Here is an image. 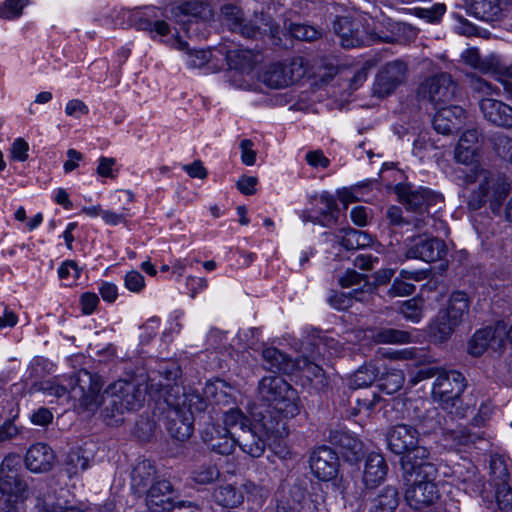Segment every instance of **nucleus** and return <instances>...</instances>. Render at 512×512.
I'll return each mask as SVG.
<instances>
[{"mask_svg":"<svg viewBox=\"0 0 512 512\" xmlns=\"http://www.w3.org/2000/svg\"><path fill=\"white\" fill-rule=\"evenodd\" d=\"M103 383L96 375L80 371L71 397L88 412H95L102 405L101 416L108 425H119L126 412L139 410L145 401L146 385L129 380H118L100 394Z\"/></svg>","mask_w":512,"mask_h":512,"instance_id":"1","label":"nucleus"},{"mask_svg":"<svg viewBox=\"0 0 512 512\" xmlns=\"http://www.w3.org/2000/svg\"><path fill=\"white\" fill-rule=\"evenodd\" d=\"M459 179L469 190L467 204L471 210H478L488 204L493 214H500L502 204L510 192V183L504 176L476 165L469 171H461Z\"/></svg>","mask_w":512,"mask_h":512,"instance_id":"2","label":"nucleus"},{"mask_svg":"<svg viewBox=\"0 0 512 512\" xmlns=\"http://www.w3.org/2000/svg\"><path fill=\"white\" fill-rule=\"evenodd\" d=\"M251 416V424L235 435V448L238 446L243 453L259 458L265 452L268 438H281L287 434L286 422L261 410H252Z\"/></svg>","mask_w":512,"mask_h":512,"instance_id":"3","label":"nucleus"},{"mask_svg":"<svg viewBox=\"0 0 512 512\" xmlns=\"http://www.w3.org/2000/svg\"><path fill=\"white\" fill-rule=\"evenodd\" d=\"M258 398L267 404L266 408L256 407L265 414L271 412L283 421L293 418L300 413L297 391L281 376L270 375L263 377L258 383Z\"/></svg>","mask_w":512,"mask_h":512,"instance_id":"4","label":"nucleus"},{"mask_svg":"<svg viewBox=\"0 0 512 512\" xmlns=\"http://www.w3.org/2000/svg\"><path fill=\"white\" fill-rule=\"evenodd\" d=\"M405 478L408 488L405 492L407 504L420 510L435 503L439 498V491L434 480L437 469L433 463H420L412 465L411 471L404 465Z\"/></svg>","mask_w":512,"mask_h":512,"instance_id":"5","label":"nucleus"},{"mask_svg":"<svg viewBox=\"0 0 512 512\" xmlns=\"http://www.w3.org/2000/svg\"><path fill=\"white\" fill-rule=\"evenodd\" d=\"M176 23L190 38H204L207 23L214 17L212 7L203 1H188L180 4L175 12Z\"/></svg>","mask_w":512,"mask_h":512,"instance_id":"6","label":"nucleus"},{"mask_svg":"<svg viewBox=\"0 0 512 512\" xmlns=\"http://www.w3.org/2000/svg\"><path fill=\"white\" fill-rule=\"evenodd\" d=\"M398 195L407 210L417 212L420 215V217L412 220L416 229H423L429 225L430 221H433L428 209L441 200L439 195L425 188L414 190L411 188H399Z\"/></svg>","mask_w":512,"mask_h":512,"instance_id":"7","label":"nucleus"},{"mask_svg":"<svg viewBox=\"0 0 512 512\" xmlns=\"http://www.w3.org/2000/svg\"><path fill=\"white\" fill-rule=\"evenodd\" d=\"M465 388V377L462 373L442 368L433 383L432 396L447 409L456 406Z\"/></svg>","mask_w":512,"mask_h":512,"instance_id":"8","label":"nucleus"},{"mask_svg":"<svg viewBox=\"0 0 512 512\" xmlns=\"http://www.w3.org/2000/svg\"><path fill=\"white\" fill-rule=\"evenodd\" d=\"M305 73L304 61L301 57H297L288 63L278 62L267 66L261 80L270 88L280 89L300 80Z\"/></svg>","mask_w":512,"mask_h":512,"instance_id":"9","label":"nucleus"},{"mask_svg":"<svg viewBox=\"0 0 512 512\" xmlns=\"http://www.w3.org/2000/svg\"><path fill=\"white\" fill-rule=\"evenodd\" d=\"M200 438L207 448L220 455H230L235 451V435L208 416L200 428Z\"/></svg>","mask_w":512,"mask_h":512,"instance_id":"10","label":"nucleus"},{"mask_svg":"<svg viewBox=\"0 0 512 512\" xmlns=\"http://www.w3.org/2000/svg\"><path fill=\"white\" fill-rule=\"evenodd\" d=\"M457 86L447 73H440L426 79L419 87L418 94L428 100L437 108L438 105L448 103L456 94Z\"/></svg>","mask_w":512,"mask_h":512,"instance_id":"11","label":"nucleus"},{"mask_svg":"<svg viewBox=\"0 0 512 512\" xmlns=\"http://www.w3.org/2000/svg\"><path fill=\"white\" fill-rule=\"evenodd\" d=\"M407 67L404 62L395 60L387 63L377 74L373 92L379 97L393 93L406 77Z\"/></svg>","mask_w":512,"mask_h":512,"instance_id":"12","label":"nucleus"},{"mask_svg":"<svg viewBox=\"0 0 512 512\" xmlns=\"http://www.w3.org/2000/svg\"><path fill=\"white\" fill-rule=\"evenodd\" d=\"M0 492L7 497L6 506L1 512H17L16 503L23 502L32 495V489L22 475L7 474L0 478Z\"/></svg>","mask_w":512,"mask_h":512,"instance_id":"13","label":"nucleus"},{"mask_svg":"<svg viewBox=\"0 0 512 512\" xmlns=\"http://www.w3.org/2000/svg\"><path fill=\"white\" fill-rule=\"evenodd\" d=\"M447 254L445 242L439 238L418 236L406 250V257L420 259L425 262H434L443 259Z\"/></svg>","mask_w":512,"mask_h":512,"instance_id":"14","label":"nucleus"},{"mask_svg":"<svg viewBox=\"0 0 512 512\" xmlns=\"http://www.w3.org/2000/svg\"><path fill=\"white\" fill-rule=\"evenodd\" d=\"M338 459L336 453L328 447H319L310 456L312 473L322 481H329L337 474Z\"/></svg>","mask_w":512,"mask_h":512,"instance_id":"15","label":"nucleus"},{"mask_svg":"<svg viewBox=\"0 0 512 512\" xmlns=\"http://www.w3.org/2000/svg\"><path fill=\"white\" fill-rule=\"evenodd\" d=\"M173 487L168 480H156L144 494L151 512H169L172 508Z\"/></svg>","mask_w":512,"mask_h":512,"instance_id":"16","label":"nucleus"},{"mask_svg":"<svg viewBox=\"0 0 512 512\" xmlns=\"http://www.w3.org/2000/svg\"><path fill=\"white\" fill-rule=\"evenodd\" d=\"M465 119V110L458 105L437 108L433 117V127L439 134L449 135L457 131Z\"/></svg>","mask_w":512,"mask_h":512,"instance_id":"17","label":"nucleus"},{"mask_svg":"<svg viewBox=\"0 0 512 512\" xmlns=\"http://www.w3.org/2000/svg\"><path fill=\"white\" fill-rule=\"evenodd\" d=\"M54 451L45 443L31 445L24 458L26 468L32 473H45L50 471L55 463Z\"/></svg>","mask_w":512,"mask_h":512,"instance_id":"18","label":"nucleus"},{"mask_svg":"<svg viewBox=\"0 0 512 512\" xmlns=\"http://www.w3.org/2000/svg\"><path fill=\"white\" fill-rule=\"evenodd\" d=\"M418 440L419 432L414 427L406 424L394 426L387 436L389 449L397 455L405 454L415 448Z\"/></svg>","mask_w":512,"mask_h":512,"instance_id":"19","label":"nucleus"},{"mask_svg":"<svg viewBox=\"0 0 512 512\" xmlns=\"http://www.w3.org/2000/svg\"><path fill=\"white\" fill-rule=\"evenodd\" d=\"M484 118L492 124L512 128V107L502 101L484 97L479 101Z\"/></svg>","mask_w":512,"mask_h":512,"instance_id":"20","label":"nucleus"},{"mask_svg":"<svg viewBox=\"0 0 512 512\" xmlns=\"http://www.w3.org/2000/svg\"><path fill=\"white\" fill-rule=\"evenodd\" d=\"M194 418L191 413H186L180 407H170L167 415V430L170 435L179 440L185 441L193 433Z\"/></svg>","mask_w":512,"mask_h":512,"instance_id":"21","label":"nucleus"},{"mask_svg":"<svg viewBox=\"0 0 512 512\" xmlns=\"http://www.w3.org/2000/svg\"><path fill=\"white\" fill-rule=\"evenodd\" d=\"M333 27L344 48L359 47L365 43V36L360 30V24L349 17H339Z\"/></svg>","mask_w":512,"mask_h":512,"instance_id":"22","label":"nucleus"},{"mask_svg":"<svg viewBox=\"0 0 512 512\" xmlns=\"http://www.w3.org/2000/svg\"><path fill=\"white\" fill-rule=\"evenodd\" d=\"M156 467L151 460L145 458L137 459L131 471V489L139 496H142L148 486L155 482Z\"/></svg>","mask_w":512,"mask_h":512,"instance_id":"23","label":"nucleus"},{"mask_svg":"<svg viewBox=\"0 0 512 512\" xmlns=\"http://www.w3.org/2000/svg\"><path fill=\"white\" fill-rule=\"evenodd\" d=\"M160 9L155 6H146L145 12L139 14L136 19L135 25L139 30L151 33L154 39L155 35L165 37L170 33V26L165 20L158 19L162 16Z\"/></svg>","mask_w":512,"mask_h":512,"instance_id":"24","label":"nucleus"},{"mask_svg":"<svg viewBox=\"0 0 512 512\" xmlns=\"http://www.w3.org/2000/svg\"><path fill=\"white\" fill-rule=\"evenodd\" d=\"M204 396L211 405L227 407L235 404L234 388L224 380L216 379L206 383Z\"/></svg>","mask_w":512,"mask_h":512,"instance_id":"25","label":"nucleus"},{"mask_svg":"<svg viewBox=\"0 0 512 512\" xmlns=\"http://www.w3.org/2000/svg\"><path fill=\"white\" fill-rule=\"evenodd\" d=\"M387 474V464L379 453H370L365 461L363 482L368 489L377 487Z\"/></svg>","mask_w":512,"mask_h":512,"instance_id":"26","label":"nucleus"},{"mask_svg":"<svg viewBox=\"0 0 512 512\" xmlns=\"http://www.w3.org/2000/svg\"><path fill=\"white\" fill-rule=\"evenodd\" d=\"M332 441L339 447L343 459L351 464L357 463L363 456V444L347 432H337Z\"/></svg>","mask_w":512,"mask_h":512,"instance_id":"27","label":"nucleus"},{"mask_svg":"<svg viewBox=\"0 0 512 512\" xmlns=\"http://www.w3.org/2000/svg\"><path fill=\"white\" fill-rule=\"evenodd\" d=\"M212 498L216 504L223 508H237L244 501L242 489L233 483L218 485L212 493Z\"/></svg>","mask_w":512,"mask_h":512,"instance_id":"28","label":"nucleus"},{"mask_svg":"<svg viewBox=\"0 0 512 512\" xmlns=\"http://www.w3.org/2000/svg\"><path fill=\"white\" fill-rule=\"evenodd\" d=\"M165 393L168 394L166 402L170 407L176 408L178 406L186 413H191L193 418L195 413L205 411L208 405L206 397H202L196 391L183 393L182 397L175 400L171 399L168 392Z\"/></svg>","mask_w":512,"mask_h":512,"instance_id":"29","label":"nucleus"},{"mask_svg":"<svg viewBox=\"0 0 512 512\" xmlns=\"http://www.w3.org/2000/svg\"><path fill=\"white\" fill-rule=\"evenodd\" d=\"M458 326L448 314L440 310L429 324V335L434 342L442 343L450 339Z\"/></svg>","mask_w":512,"mask_h":512,"instance_id":"30","label":"nucleus"},{"mask_svg":"<svg viewBox=\"0 0 512 512\" xmlns=\"http://www.w3.org/2000/svg\"><path fill=\"white\" fill-rule=\"evenodd\" d=\"M295 366L317 389H323L328 385V378L319 363L302 356L296 359Z\"/></svg>","mask_w":512,"mask_h":512,"instance_id":"31","label":"nucleus"},{"mask_svg":"<svg viewBox=\"0 0 512 512\" xmlns=\"http://www.w3.org/2000/svg\"><path fill=\"white\" fill-rule=\"evenodd\" d=\"M376 343L382 344H408L416 342V336L409 331L394 328H380L374 330L371 335Z\"/></svg>","mask_w":512,"mask_h":512,"instance_id":"32","label":"nucleus"},{"mask_svg":"<svg viewBox=\"0 0 512 512\" xmlns=\"http://www.w3.org/2000/svg\"><path fill=\"white\" fill-rule=\"evenodd\" d=\"M336 238L340 245L347 250L366 248L372 243L370 235L353 228H343L339 230Z\"/></svg>","mask_w":512,"mask_h":512,"instance_id":"33","label":"nucleus"},{"mask_svg":"<svg viewBox=\"0 0 512 512\" xmlns=\"http://www.w3.org/2000/svg\"><path fill=\"white\" fill-rule=\"evenodd\" d=\"M311 506L308 503L303 490L297 488L292 490L289 496L279 500L275 512H310Z\"/></svg>","mask_w":512,"mask_h":512,"instance_id":"34","label":"nucleus"},{"mask_svg":"<svg viewBox=\"0 0 512 512\" xmlns=\"http://www.w3.org/2000/svg\"><path fill=\"white\" fill-rule=\"evenodd\" d=\"M89 462V453L82 447L77 446L71 448L68 452L64 461V466L68 475L72 477L88 469Z\"/></svg>","mask_w":512,"mask_h":512,"instance_id":"35","label":"nucleus"},{"mask_svg":"<svg viewBox=\"0 0 512 512\" xmlns=\"http://www.w3.org/2000/svg\"><path fill=\"white\" fill-rule=\"evenodd\" d=\"M384 370L380 371L381 375L377 379L379 389L388 395L398 392L405 380L404 373L396 368H385Z\"/></svg>","mask_w":512,"mask_h":512,"instance_id":"36","label":"nucleus"},{"mask_svg":"<svg viewBox=\"0 0 512 512\" xmlns=\"http://www.w3.org/2000/svg\"><path fill=\"white\" fill-rule=\"evenodd\" d=\"M500 327V323L497 328L491 326L479 329L476 331L469 342V353L473 356H480L489 347L492 341L496 339V332Z\"/></svg>","mask_w":512,"mask_h":512,"instance_id":"37","label":"nucleus"},{"mask_svg":"<svg viewBox=\"0 0 512 512\" xmlns=\"http://www.w3.org/2000/svg\"><path fill=\"white\" fill-rule=\"evenodd\" d=\"M173 45L178 50L186 51V64L190 68H201L207 64L212 57L211 50H189L188 44L179 37L173 40Z\"/></svg>","mask_w":512,"mask_h":512,"instance_id":"38","label":"nucleus"},{"mask_svg":"<svg viewBox=\"0 0 512 512\" xmlns=\"http://www.w3.org/2000/svg\"><path fill=\"white\" fill-rule=\"evenodd\" d=\"M468 309L469 301L467 295L464 292L457 291L451 294L447 309L441 311L448 314L449 318L455 321L457 325H460Z\"/></svg>","mask_w":512,"mask_h":512,"instance_id":"39","label":"nucleus"},{"mask_svg":"<svg viewBox=\"0 0 512 512\" xmlns=\"http://www.w3.org/2000/svg\"><path fill=\"white\" fill-rule=\"evenodd\" d=\"M380 374V367L375 363H369L363 367H360L350 378L349 386L352 389H360L363 387L370 386L374 381L378 379Z\"/></svg>","mask_w":512,"mask_h":512,"instance_id":"40","label":"nucleus"},{"mask_svg":"<svg viewBox=\"0 0 512 512\" xmlns=\"http://www.w3.org/2000/svg\"><path fill=\"white\" fill-rule=\"evenodd\" d=\"M263 359L266 362V368L278 372L288 373L291 366V360L280 350L269 347L263 350Z\"/></svg>","mask_w":512,"mask_h":512,"instance_id":"41","label":"nucleus"},{"mask_svg":"<svg viewBox=\"0 0 512 512\" xmlns=\"http://www.w3.org/2000/svg\"><path fill=\"white\" fill-rule=\"evenodd\" d=\"M399 503L398 491L392 486H386L374 499L372 512H393Z\"/></svg>","mask_w":512,"mask_h":512,"instance_id":"42","label":"nucleus"},{"mask_svg":"<svg viewBox=\"0 0 512 512\" xmlns=\"http://www.w3.org/2000/svg\"><path fill=\"white\" fill-rule=\"evenodd\" d=\"M221 420L223 426L229 431L232 428L239 427L241 432L252 422V418H248L240 408L234 406L222 412Z\"/></svg>","mask_w":512,"mask_h":512,"instance_id":"43","label":"nucleus"},{"mask_svg":"<svg viewBox=\"0 0 512 512\" xmlns=\"http://www.w3.org/2000/svg\"><path fill=\"white\" fill-rule=\"evenodd\" d=\"M365 297L366 293L363 289H353L349 294L334 291L330 294L328 302L335 309L346 310L352 306L354 299L363 301Z\"/></svg>","mask_w":512,"mask_h":512,"instance_id":"44","label":"nucleus"},{"mask_svg":"<svg viewBox=\"0 0 512 512\" xmlns=\"http://www.w3.org/2000/svg\"><path fill=\"white\" fill-rule=\"evenodd\" d=\"M477 147L457 145L454 151V158L457 163L464 165V168H459L456 173L457 177L461 175V171H469L473 166L480 165L476 159Z\"/></svg>","mask_w":512,"mask_h":512,"instance_id":"45","label":"nucleus"},{"mask_svg":"<svg viewBox=\"0 0 512 512\" xmlns=\"http://www.w3.org/2000/svg\"><path fill=\"white\" fill-rule=\"evenodd\" d=\"M243 491V496H247L248 501H251L257 506H261L269 496V490L259 484L252 481H245L240 485Z\"/></svg>","mask_w":512,"mask_h":512,"instance_id":"46","label":"nucleus"},{"mask_svg":"<svg viewBox=\"0 0 512 512\" xmlns=\"http://www.w3.org/2000/svg\"><path fill=\"white\" fill-rule=\"evenodd\" d=\"M285 27L288 29L292 37L302 41H314L321 36V31L313 26L290 22L288 25L285 22Z\"/></svg>","mask_w":512,"mask_h":512,"instance_id":"47","label":"nucleus"},{"mask_svg":"<svg viewBox=\"0 0 512 512\" xmlns=\"http://www.w3.org/2000/svg\"><path fill=\"white\" fill-rule=\"evenodd\" d=\"M219 475L216 465L203 464L193 470L192 479L198 484L206 485L217 480Z\"/></svg>","mask_w":512,"mask_h":512,"instance_id":"48","label":"nucleus"},{"mask_svg":"<svg viewBox=\"0 0 512 512\" xmlns=\"http://www.w3.org/2000/svg\"><path fill=\"white\" fill-rule=\"evenodd\" d=\"M400 313L406 320L419 323L423 318L422 302L416 298L409 299L402 303Z\"/></svg>","mask_w":512,"mask_h":512,"instance_id":"49","label":"nucleus"},{"mask_svg":"<svg viewBox=\"0 0 512 512\" xmlns=\"http://www.w3.org/2000/svg\"><path fill=\"white\" fill-rule=\"evenodd\" d=\"M28 3L29 0H5L0 5V18L13 20L20 17Z\"/></svg>","mask_w":512,"mask_h":512,"instance_id":"50","label":"nucleus"},{"mask_svg":"<svg viewBox=\"0 0 512 512\" xmlns=\"http://www.w3.org/2000/svg\"><path fill=\"white\" fill-rule=\"evenodd\" d=\"M408 455L402 458V466L407 467L409 471H411L412 465L420 464V463H430L427 461L429 458L430 452L426 447L415 445V448L407 451Z\"/></svg>","mask_w":512,"mask_h":512,"instance_id":"51","label":"nucleus"},{"mask_svg":"<svg viewBox=\"0 0 512 512\" xmlns=\"http://www.w3.org/2000/svg\"><path fill=\"white\" fill-rule=\"evenodd\" d=\"M461 57L466 64L483 73L490 72L492 69L491 64L487 61L482 60L478 50L475 48L466 49L461 54Z\"/></svg>","mask_w":512,"mask_h":512,"instance_id":"52","label":"nucleus"},{"mask_svg":"<svg viewBox=\"0 0 512 512\" xmlns=\"http://www.w3.org/2000/svg\"><path fill=\"white\" fill-rule=\"evenodd\" d=\"M219 53L225 56V60L228 66L232 69H240L244 65L247 51L241 49H226L225 47L220 48Z\"/></svg>","mask_w":512,"mask_h":512,"instance_id":"53","label":"nucleus"},{"mask_svg":"<svg viewBox=\"0 0 512 512\" xmlns=\"http://www.w3.org/2000/svg\"><path fill=\"white\" fill-rule=\"evenodd\" d=\"M468 77L469 86L474 92L484 95L498 94L499 89L497 87H494L490 82L486 81L475 73L469 75Z\"/></svg>","mask_w":512,"mask_h":512,"instance_id":"54","label":"nucleus"},{"mask_svg":"<svg viewBox=\"0 0 512 512\" xmlns=\"http://www.w3.org/2000/svg\"><path fill=\"white\" fill-rule=\"evenodd\" d=\"M446 7L444 4L436 3L430 8H416L415 15L428 22H437L444 15Z\"/></svg>","mask_w":512,"mask_h":512,"instance_id":"55","label":"nucleus"},{"mask_svg":"<svg viewBox=\"0 0 512 512\" xmlns=\"http://www.w3.org/2000/svg\"><path fill=\"white\" fill-rule=\"evenodd\" d=\"M318 350L322 347L326 350L330 355L338 356L343 351V346L341 342L335 339L332 336H328L326 334L319 335L317 337V342L315 343Z\"/></svg>","mask_w":512,"mask_h":512,"instance_id":"56","label":"nucleus"},{"mask_svg":"<svg viewBox=\"0 0 512 512\" xmlns=\"http://www.w3.org/2000/svg\"><path fill=\"white\" fill-rule=\"evenodd\" d=\"M80 269L73 260L64 261L58 269L59 278L71 284L80 277Z\"/></svg>","mask_w":512,"mask_h":512,"instance_id":"57","label":"nucleus"},{"mask_svg":"<svg viewBox=\"0 0 512 512\" xmlns=\"http://www.w3.org/2000/svg\"><path fill=\"white\" fill-rule=\"evenodd\" d=\"M496 153L506 161L512 163V138L499 134L494 138Z\"/></svg>","mask_w":512,"mask_h":512,"instance_id":"58","label":"nucleus"},{"mask_svg":"<svg viewBox=\"0 0 512 512\" xmlns=\"http://www.w3.org/2000/svg\"><path fill=\"white\" fill-rule=\"evenodd\" d=\"M130 216V209L123 207L120 211L104 210L102 213V220L107 225L116 226L121 223H126Z\"/></svg>","mask_w":512,"mask_h":512,"instance_id":"59","label":"nucleus"},{"mask_svg":"<svg viewBox=\"0 0 512 512\" xmlns=\"http://www.w3.org/2000/svg\"><path fill=\"white\" fill-rule=\"evenodd\" d=\"M339 284L343 288H348L354 285H359L362 287H369L367 277L362 275L355 270H347L343 276L339 278Z\"/></svg>","mask_w":512,"mask_h":512,"instance_id":"60","label":"nucleus"},{"mask_svg":"<svg viewBox=\"0 0 512 512\" xmlns=\"http://www.w3.org/2000/svg\"><path fill=\"white\" fill-rule=\"evenodd\" d=\"M496 498L499 508L505 512H512V488L504 483L498 487Z\"/></svg>","mask_w":512,"mask_h":512,"instance_id":"61","label":"nucleus"},{"mask_svg":"<svg viewBox=\"0 0 512 512\" xmlns=\"http://www.w3.org/2000/svg\"><path fill=\"white\" fill-rule=\"evenodd\" d=\"M221 14L230 29H236L239 25V21L242 20L241 10L232 4L224 5L221 9Z\"/></svg>","mask_w":512,"mask_h":512,"instance_id":"62","label":"nucleus"},{"mask_svg":"<svg viewBox=\"0 0 512 512\" xmlns=\"http://www.w3.org/2000/svg\"><path fill=\"white\" fill-rule=\"evenodd\" d=\"M124 284L131 292L138 293L144 288L145 281L140 272L132 270L125 275Z\"/></svg>","mask_w":512,"mask_h":512,"instance_id":"63","label":"nucleus"},{"mask_svg":"<svg viewBox=\"0 0 512 512\" xmlns=\"http://www.w3.org/2000/svg\"><path fill=\"white\" fill-rule=\"evenodd\" d=\"M415 290V285L412 283H408L400 278H396L391 287L389 288V295L396 296H408L411 295Z\"/></svg>","mask_w":512,"mask_h":512,"instance_id":"64","label":"nucleus"}]
</instances>
